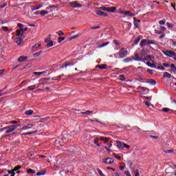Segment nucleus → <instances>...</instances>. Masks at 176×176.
Here are the masks:
<instances>
[{
  "label": "nucleus",
  "instance_id": "nucleus-1",
  "mask_svg": "<svg viewBox=\"0 0 176 176\" xmlns=\"http://www.w3.org/2000/svg\"><path fill=\"white\" fill-rule=\"evenodd\" d=\"M19 124H16V125H10L8 126H6L4 128H3L1 129L2 131H5L6 130V134H8L9 133H13V131H14V130H16L17 129V127H19Z\"/></svg>",
  "mask_w": 176,
  "mask_h": 176
},
{
  "label": "nucleus",
  "instance_id": "nucleus-2",
  "mask_svg": "<svg viewBox=\"0 0 176 176\" xmlns=\"http://www.w3.org/2000/svg\"><path fill=\"white\" fill-rule=\"evenodd\" d=\"M69 141H72V138H71V135H69V133L65 134L61 137V139L59 142L60 144H61V142H63V144H67V142H69Z\"/></svg>",
  "mask_w": 176,
  "mask_h": 176
},
{
  "label": "nucleus",
  "instance_id": "nucleus-3",
  "mask_svg": "<svg viewBox=\"0 0 176 176\" xmlns=\"http://www.w3.org/2000/svg\"><path fill=\"white\" fill-rule=\"evenodd\" d=\"M118 56L120 58H124V57H127V50H126V48H122L120 50Z\"/></svg>",
  "mask_w": 176,
  "mask_h": 176
},
{
  "label": "nucleus",
  "instance_id": "nucleus-4",
  "mask_svg": "<svg viewBox=\"0 0 176 176\" xmlns=\"http://www.w3.org/2000/svg\"><path fill=\"white\" fill-rule=\"evenodd\" d=\"M163 53L168 57H174V56L176 55V53L174 51H163Z\"/></svg>",
  "mask_w": 176,
  "mask_h": 176
},
{
  "label": "nucleus",
  "instance_id": "nucleus-5",
  "mask_svg": "<svg viewBox=\"0 0 176 176\" xmlns=\"http://www.w3.org/2000/svg\"><path fill=\"white\" fill-rule=\"evenodd\" d=\"M155 60V56L152 55H147L143 58V63H145L146 61H154Z\"/></svg>",
  "mask_w": 176,
  "mask_h": 176
},
{
  "label": "nucleus",
  "instance_id": "nucleus-6",
  "mask_svg": "<svg viewBox=\"0 0 176 176\" xmlns=\"http://www.w3.org/2000/svg\"><path fill=\"white\" fill-rule=\"evenodd\" d=\"M69 5L70 6H72V8H82V5L79 4L76 1L70 2Z\"/></svg>",
  "mask_w": 176,
  "mask_h": 176
},
{
  "label": "nucleus",
  "instance_id": "nucleus-7",
  "mask_svg": "<svg viewBox=\"0 0 176 176\" xmlns=\"http://www.w3.org/2000/svg\"><path fill=\"white\" fill-rule=\"evenodd\" d=\"M71 65H74V62H66L62 65L61 68L67 69V67H71Z\"/></svg>",
  "mask_w": 176,
  "mask_h": 176
},
{
  "label": "nucleus",
  "instance_id": "nucleus-8",
  "mask_svg": "<svg viewBox=\"0 0 176 176\" xmlns=\"http://www.w3.org/2000/svg\"><path fill=\"white\" fill-rule=\"evenodd\" d=\"M140 23H141V21L138 20V19L135 17H133V23L135 28H140Z\"/></svg>",
  "mask_w": 176,
  "mask_h": 176
},
{
  "label": "nucleus",
  "instance_id": "nucleus-9",
  "mask_svg": "<svg viewBox=\"0 0 176 176\" xmlns=\"http://www.w3.org/2000/svg\"><path fill=\"white\" fill-rule=\"evenodd\" d=\"M113 45L116 46L115 50H119V46H120V41H119L118 40H114L113 41Z\"/></svg>",
  "mask_w": 176,
  "mask_h": 176
},
{
  "label": "nucleus",
  "instance_id": "nucleus-10",
  "mask_svg": "<svg viewBox=\"0 0 176 176\" xmlns=\"http://www.w3.org/2000/svg\"><path fill=\"white\" fill-rule=\"evenodd\" d=\"M148 53H150V51L148 49H144L142 50L140 55L142 57H144V56H146V54H148Z\"/></svg>",
  "mask_w": 176,
  "mask_h": 176
},
{
  "label": "nucleus",
  "instance_id": "nucleus-11",
  "mask_svg": "<svg viewBox=\"0 0 176 176\" xmlns=\"http://www.w3.org/2000/svg\"><path fill=\"white\" fill-rule=\"evenodd\" d=\"M95 13H96L98 16H102V17H105V16H107V14H105L104 12H101L100 10H96Z\"/></svg>",
  "mask_w": 176,
  "mask_h": 176
},
{
  "label": "nucleus",
  "instance_id": "nucleus-12",
  "mask_svg": "<svg viewBox=\"0 0 176 176\" xmlns=\"http://www.w3.org/2000/svg\"><path fill=\"white\" fill-rule=\"evenodd\" d=\"M69 135H70V138H72V140L73 138H76L78 137V131L71 132L70 133H69Z\"/></svg>",
  "mask_w": 176,
  "mask_h": 176
},
{
  "label": "nucleus",
  "instance_id": "nucleus-13",
  "mask_svg": "<svg viewBox=\"0 0 176 176\" xmlns=\"http://www.w3.org/2000/svg\"><path fill=\"white\" fill-rule=\"evenodd\" d=\"M34 127V124H28L23 127H22V130H30V129H32Z\"/></svg>",
  "mask_w": 176,
  "mask_h": 176
},
{
  "label": "nucleus",
  "instance_id": "nucleus-14",
  "mask_svg": "<svg viewBox=\"0 0 176 176\" xmlns=\"http://www.w3.org/2000/svg\"><path fill=\"white\" fill-rule=\"evenodd\" d=\"M123 143H124V142H120V140H117V141H116L117 147H118L119 149H123Z\"/></svg>",
  "mask_w": 176,
  "mask_h": 176
},
{
  "label": "nucleus",
  "instance_id": "nucleus-15",
  "mask_svg": "<svg viewBox=\"0 0 176 176\" xmlns=\"http://www.w3.org/2000/svg\"><path fill=\"white\" fill-rule=\"evenodd\" d=\"M28 59V56H21L18 58L19 63H23V61H25V60Z\"/></svg>",
  "mask_w": 176,
  "mask_h": 176
},
{
  "label": "nucleus",
  "instance_id": "nucleus-16",
  "mask_svg": "<svg viewBox=\"0 0 176 176\" xmlns=\"http://www.w3.org/2000/svg\"><path fill=\"white\" fill-rule=\"evenodd\" d=\"M96 68H99V69H107V65L105 64L97 65L96 66Z\"/></svg>",
  "mask_w": 176,
  "mask_h": 176
},
{
  "label": "nucleus",
  "instance_id": "nucleus-17",
  "mask_svg": "<svg viewBox=\"0 0 176 176\" xmlns=\"http://www.w3.org/2000/svg\"><path fill=\"white\" fill-rule=\"evenodd\" d=\"M146 82L151 83L152 86H155V85H156V80L154 79H148Z\"/></svg>",
  "mask_w": 176,
  "mask_h": 176
},
{
  "label": "nucleus",
  "instance_id": "nucleus-18",
  "mask_svg": "<svg viewBox=\"0 0 176 176\" xmlns=\"http://www.w3.org/2000/svg\"><path fill=\"white\" fill-rule=\"evenodd\" d=\"M43 74H47V72L44 71V72H34V75L36 76H39L40 75H43Z\"/></svg>",
  "mask_w": 176,
  "mask_h": 176
},
{
  "label": "nucleus",
  "instance_id": "nucleus-19",
  "mask_svg": "<svg viewBox=\"0 0 176 176\" xmlns=\"http://www.w3.org/2000/svg\"><path fill=\"white\" fill-rule=\"evenodd\" d=\"M102 162L105 164H111V158L107 157L102 160Z\"/></svg>",
  "mask_w": 176,
  "mask_h": 176
},
{
  "label": "nucleus",
  "instance_id": "nucleus-20",
  "mask_svg": "<svg viewBox=\"0 0 176 176\" xmlns=\"http://www.w3.org/2000/svg\"><path fill=\"white\" fill-rule=\"evenodd\" d=\"M172 76H173L170 73H168L167 72H164V78H167L168 79H171Z\"/></svg>",
  "mask_w": 176,
  "mask_h": 176
},
{
  "label": "nucleus",
  "instance_id": "nucleus-21",
  "mask_svg": "<svg viewBox=\"0 0 176 176\" xmlns=\"http://www.w3.org/2000/svg\"><path fill=\"white\" fill-rule=\"evenodd\" d=\"M36 85H31L28 87L27 90H28L29 91H32V90H35V89H36Z\"/></svg>",
  "mask_w": 176,
  "mask_h": 176
},
{
  "label": "nucleus",
  "instance_id": "nucleus-22",
  "mask_svg": "<svg viewBox=\"0 0 176 176\" xmlns=\"http://www.w3.org/2000/svg\"><path fill=\"white\" fill-rule=\"evenodd\" d=\"M23 42H24V40L21 38V37L16 38V43H17V45H21V43H23Z\"/></svg>",
  "mask_w": 176,
  "mask_h": 176
},
{
  "label": "nucleus",
  "instance_id": "nucleus-23",
  "mask_svg": "<svg viewBox=\"0 0 176 176\" xmlns=\"http://www.w3.org/2000/svg\"><path fill=\"white\" fill-rule=\"evenodd\" d=\"M133 60H135V61H140L144 63V59L140 58V56L138 55H136V58L133 57Z\"/></svg>",
  "mask_w": 176,
  "mask_h": 176
},
{
  "label": "nucleus",
  "instance_id": "nucleus-24",
  "mask_svg": "<svg viewBox=\"0 0 176 176\" xmlns=\"http://www.w3.org/2000/svg\"><path fill=\"white\" fill-rule=\"evenodd\" d=\"M42 53H43V51H39L38 52H36L33 54V57H39V56H41Z\"/></svg>",
  "mask_w": 176,
  "mask_h": 176
},
{
  "label": "nucleus",
  "instance_id": "nucleus-25",
  "mask_svg": "<svg viewBox=\"0 0 176 176\" xmlns=\"http://www.w3.org/2000/svg\"><path fill=\"white\" fill-rule=\"evenodd\" d=\"M162 112H169V113H171L173 112V110H171L170 108H163Z\"/></svg>",
  "mask_w": 176,
  "mask_h": 176
},
{
  "label": "nucleus",
  "instance_id": "nucleus-26",
  "mask_svg": "<svg viewBox=\"0 0 176 176\" xmlns=\"http://www.w3.org/2000/svg\"><path fill=\"white\" fill-rule=\"evenodd\" d=\"M146 65H148V67H151V68H156V65L153 64V63H151L150 62H146Z\"/></svg>",
  "mask_w": 176,
  "mask_h": 176
},
{
  "label": "nucleus",
  "instance_id": "nucleus-27",
  "mask_svg": "<svg viewBox=\"0 0 176 176\" xmlns=\"http://www.w3.org/2000/svg\"><path fill=\"white\" fill-rule=\"evenodd\" d=\"M35 133H38V131H34L32 132H28V133H24L22 134V135H31V134H35Z\"/></svg>",
  "mask_w": 176,
  "mask_h": 176
},
{
  "label": "nucleus",
  "instance_id": "nucleus-28",
  "mask_svg": "<svg viewBox=\"0 0 176 176\" xmlns=\"http://www.w3.org/2000/svg\"><path fill=\"white\" fill-rule=\"evenodd\" d=\"M42 8V6L41 5H40V6H36V7H34V6H32L31 7V9H32V10H39V9H41Z\"/></svg>",
  "mask_w": 176,
  "mask_h": 176
},
{
  "label": "nucleus",
  "instance_id": "nucleus-29",
  "mask_svg": "<svg viewBox=\"0 0 176 176\" xmlns=\"http://www.w3.org/2000/svg\"><path fill=\"white\" fill-rule=\"evenodd\" d=\"M41 43H38L35 44L34 45H33L32 47V49L34 50V49H38V47H41Z\"/></svg>",
  "mask_w": 176,
  "mask_h": 176
},
{
  "label": "nucleus",
  "instance_id": "nucleus-30",
  "mask_svg": "<svg viewBox=\"0 0 176 176\" xmlns=\"http://www.w3.org/2000/svg\"><path fill=\"white\" fill-rule=\"evenodd\" d=\"M100 9L102 10H105L106 12H111V8L110 7H100Z\"/></svg>",
  "mask_w": 176,
  "mask_h": 176
},
{
  "label": "nucleus",
  "instance_id": "nucleus-31",
  "mask_svg": "<svg viewBox=\"0 0 176 176\" xmlns=\"http://www.w3.org/2000/svg\"><path fill=\"white\" fill-rule=\"evenodd\" d=\"M49 119H50V117L47 116L45 118H41L40 122L45 123V122H46L47 120H49Z\"/></svg>",
  "mask_w": 176,
  "mask_h": 176
},
{
  "label": "nucleus",
  "instance_id": "nucleus-32",
  "mask_svg": "<svg viewBox=\"0 0 176 176\" xmlns=\"http://www.w3.org/2000/svg\"><path fill=\"white\" fill-rule=\"evenodd\" d=\"M100 141H104V142H105V144H107V143H108V141H109V139L108 138L101 137Z\"/></svg>",
  "mask_w": 176,
  "mask_h": 176
},
{
  "label": "nucleus",
  "instance_id": "nucleus-33",
  "mask_svg": "<svg viewBox=\"0 0 176 176\" xmlns=\"http://www.w3.org/2000/svg\"><path fill=\"white\" fill-rule=\"evenodd\" d=\"M133 60V58L128 57L125 59H124V63H131Z\"/></svg>",
  "mask_w": 176,
  "mask_h": 176
},
{
  "label": "nucleus",
  "instance_id": "nucleus-34",
  "mask_svg": "<svg viewBox=\"0 0 176 176\" xmlns=\"http://www.w3.org/2000/svg\"><path fill=\"white\" fill-rule=\"evenodd\" d=\"M23 30V29H19V30H16V36H21V31Z\"/></svg>",
  "mask_w": 176,
  "mask_h": 176
},
{
  "label": "nucleus",
  "instance_id": "nucleus-35",
  "mask_svg": "<svg viewBox=\"0 0 176 176\" xmlns=\"http://www.w3.org/2000/svg\"><path fill=\"white\" fill-rule=\"evenodd\" d=\"M100 141V138H96V140L94 142V144H95L96 145H97V146H101V145H100V144H98V142Z\"/></svg>",
  "mask_w": 176,
  "mask_h": 176
},
{
  "label": "nucleus",
  "instance_id": "nucleus-36",
  "mask_svg": "<svg viewBox=\"0 0 176 176\" xmlns=\"http://www.w3.org/2000/svg\"><path fill=\"white\" fill-rule=\"evenodd\" d=\"M146 39H144L140 42V46H146Z\"/></svg>",
  "mask_w": 176,
  "mask_h": 176
},
{
  "label": "nucleus",
  "instance_id": "nucleus-37",
  "mask_svg": "<svg viewBox=\"0 0 176 176\" xmlns=\"http://www.w3.org/2000/svg\"><path fill=\"white\" fill-rule=\"evenodd\" d=\"M34 113L33 110H27L25 111V115H32Z\"/></svg>",
  "mask_w": 176,
  "mask_h": 176
},
{
  "label": "nucleus",
  "instance_id": "nucleus-38",
  "mask_svg": "<svg viewBox=\"0 0 176 176\" xmlns=\"http://www.w3.org/2000/svg\"><path fill=\"white\" fill-rule=\"evenodd\" d=\"M27 173L28 174H35V170L34 169H27Z\"/></svg>",
  "mask_w": 176,
  "mask_h": 176
},
{
  "label": "nucleus",
  "instance_id": "nucleus-39",
  "mask_svg": "<svg viewBox=\"0 0 176 176\" xmlns=\"http://www.w3.org/2000/svg\"><path fill=\"white\" fill-rule=\"evenodd\" d=\"M147 45H155V41H151L149 39H146Z\"/></svg>",
  "mask_w": 176,
  "mask_h": 176
},
{
  "label": "nucleus",
  "instance_id": "nucleus-40",
  "mask_svg": "<svg viewBox=\"0 0 176 176\" xmlns=\"http://www.w3.org/2000/svg\"><path fill=\"white\" fill-rule=\"evenodd\" d=\"M49 14V12L46 10H42L41 12H40L41 16H45V14Z\"/></svg>",
  "mask_w": 176,
  "mask_h": 176
},
{
  "label": "nucleus",
  "instance_id": "nucleus-41",
  "mask_svg": "<svg viewBox=\"0 0 176 176\" xmlns=\"http://www.w3.org/2000/svg\"><path fill=\"white\" fill-rule=\"evenodd\" d=\"M170 69H171V70L173 71V72H175V71H176L175 65L171 64V65H170Z\"/></svg>",
  "mask_w": 176,
  "mask_h": 176
},
{
  "label": "nucleus",
  "instance_id": "nucleus-42",
  "mask_svg": "<svg viewBox=\"0 0 176 176\" xmlns=\"http://www.w3.org/2000/svg\"><path fill=\"white\" fill-rule=\"evenodd\" d=\"M108 45H109V42L103 43L99 46V47H105V46Z\"/></svg>",
  "mask_w": 176,
  "mask_h": 176
},
{
  "label": "nucleus",
  "instance_id": "nucleus-43",
  "mask_svg": "<svg viewBox=\"0 0 176 176\" xmlns=\"http://www.w3.org/2000/svg\"><path fill=\"white\" fill-rule=\"evenodd\" d=\"M97 171L100 176H105V175L102 173V171L100 168H97Z\"/></svg>",
  "mask_w": 176,
  "mask_h": 176
},
{
  "label": "nucleus",
  "instance_id": "nucleus-44",
  "mask_svg": "<svg viewBox=\"0 0 176 176\" xmlns=\"http://www.w3.org/2000/svg\"><path fill=\"white\" fill-rule=\"evenodd\" d=\"M140 41H141V37H138L133 42L134 45H137L138 43V42H140Z\"/></svg>",
  "mask_w": 176,
  "mask_h": 176
},
{
  "label": "nucleus",
  "instance_id": "nucleus-45",
  "mask_svg": "<svg viewBox=\"0 0 176 176\" xmlns=\"http://www.w3.org/2000/svg\"><path fill=\"white\" fill-rule=\"evenodd\" d=\"M41 80V82H49V80H50V78H43Z\"/></svg>",
  "mask_w": 176,
  "mask_h": 176
},
{
  "label": "nucleus",
  "instance_id": "nucleus-46",
  "mask_svg": "<svg viewBox=\"0 0 176 176\" xmlns=\"http://www.w3.org/2000/svg\"><path fill=\"white\" fill-rule=\"evenodd\" d=\"M58 43H60L62 41H65V37H61V36H60V37H58Z\"/></svg>",
  "mask_w": 176,
  "mask_h": 176
},
{
  "label": "nucleus",
  "instance_id": "nucleus-47",
  "mask_svg": "<svg viewBox=\"0 0 176 176\" xmlns=\"http://www.w3.org/2000/svg\"><path fill=\"white\" fill-rule=\"evenodd\" d=\"M159 24H160V25H164V24H166V19H163V20H162V21H159Z\"/></svg>",
  "mask_w": 176,
  "mask_h": 176
},
{
  "label": "nucleus",
  "instance_id": "nucleus-48",
  "mask_svg": "<svg viewBox=\"0 0 176 176\" xmlns=\"http://www.w3.org/2000/svg\"><path fill=\"white\" fill-rule=\"evenodd\" d=\"M126 164H128V166L131 168L133 166V162H131V160H128L126 161Z\"/></svg>",
  "mask_w": 176,
  "mask_h": 176
},
{
  "label": "nucleus",
  "instance_id": "nucleus-49",
  "mask_svg": "<svg viewBox=\"0 0 176 176\" xmlns=\"http://www.w3.org/2000/svg\"><path fill=\"white\" fill-rule=\"evenodd\" d=\"M58 36H63V35H64V32H63V30H59L58 32H57Z\"/></svg>",
  "mask_w": 176,
  "mask_h": 176
},
{
  "label": "nucleus",
  "instance_id": "nucleus-50",
  "mask_svg": "<svg viewBox=\"0 0 176 176\" xmlns=\"http://www.w3.org/2000/svg\"><path fill=\"white\" fill-rule=\"evenodd\" d=\"M81 113L84 114V115H90V113H93V111H87L85 112H82Z\"/></svg>",
  "mask_w": 176,
  "mask_h": 176
},
{
  "label": "nucleus",
  "instance_id": "nucleus-51",
  "mask_svg": "<svg viewBox=\"0 0 176 176\" xmlns=\"http://www.w3.org/2000/svg\"><path fill=\"white\" fill-rule=\"evenodd\" d=\"M52 46H53V41H50L46 45L47 47H52Z\"/></svg>",
  "mask_w": 176,
  "mask_h": 176
},
{
  "label": "nucleus",
  "instance_id": "nucleus-52",
  "mask_svg": "<svg viewBox=\"0 0 176 176\" xmlns=\"http://www.w3.org/2000/svg\"><path fill=\"white\" fill-rule=\"evenodd\" d=\"M147 73L149 74L150 75H153V69H148Z\"/></svg>",
  "mask_w": 176,
  "mask_h": 176
},
{
  "label": "nucleus",
  "instance_id": "nucleus-53",
  "mask_svg": "<svg viewBox=\"0 0 176 176\" xmlns=\"http://www.w3.org/2000/svg\"><path fill=\"white\" fill-rule=\"evenodd\" d=\"M124 148H126L127 149H129L130 145H128L126 143H123V149H124Z\"/></svg>",
  "mask_w": 176,
  "mask_h": 176
},
{
  "label": "nucleus",
  "instance_id": "nucleus-54",
  "mask_svg": "<svg viewBox=\"0 0 176 176\" xmlns=\"http://www.w3.org/2000/svg\"><path fill=\"white\" fill-rule=\"evenodd\" d=\"M114 157H116V159H118V160H122V157L116 154H113Z\"/></svg>",
  "mask_w": 176,
  "mask_h": 176
},
{
  "label": "nucleus",
  "instance_id": "nucleus-55",
  "mask_svg": "<svg viewBox=\"0 0 176 176\" xmlns=\"http://www.w3.org/2000/svg\"><path fill=\"white\" fill-rule=\"evenodd\" d=\"M116 11V7H111V13H115Z\"/></svg>",
  "mask_w": 176,
  "mask_h": 176
},
{
  "label": "nucleus",
  "instance_id": "nucleus-56",
  "mask_svg": "<svg viewBox=\"0 0 176 176\" xmlns=\"http://www.w3.org/2000/svg\"><path fill=\"white\" fill-rule=\"evenodd\" d=\"M63 76H64V74H61V75L58 76L56 80H61V78H63Z\"/></svg>",
  "mask_w": 176,
  "mask_h": 176
},
{
  "label": "nucleus",
  "instance_id": "nucleus-57",
  "mask_svg": "<svg viewBox=\"0 0 176 176\" xmlns=\"http://www.w3.org/2000/svg\"><path fill=\"white\" fill-rule=\"evenodd\" d=\"M17 124V121L16 120H12L9 122V124Z\"/></svg>",
  "mask_w": 176,
  "mask_h": 176
},
{
  "label": "nucleus",
  "instance_id": "nucleus-58",
  "mask_svg": "<svg viewBox=\"0 0 176 176\" xmlns=\"http://www.w3.org/2000/svg\"><path fill=\"white\" fill-rule=\"evenodd\" d=\"M157 69H161L162 71H164V67L163 66H157Z\"/></svg>",
  "mask_w": 176,
  "mask_h": 176
},
{
  "label": "nucleus",
  "instance_id": "nucleus-59",
  "mask_svg": "<svg viewBox=\"0 0 176 176\" xmlns=\"http://www.w3.org/2000/svg\"><path fill=\"white\" fill-rule=\"evenodd\" d=\"M155 34H159L160 35V34H163V32L162 30H155Z\"/></svg>",
  "mask_w": 176,
  "mask_h": 176
},
{
  "label": "nucleus",
  "instance_id": "nucleus-60",
  "mask_svg": "<svg viewBox=\"0 0 176 176\" xmlns=\"http://www.w3.org/2000/svg\"><path fill=\"white\" fill-rule=\"evenodd\" d=\"M164 152L165 153H173V152H174V150H166Z\"/></svg>",
  "mask_w": 176,
  "mask_h": 176
},
{
  "label": "nucleus",
  "instance_id": "nucleus-61",
  "mask_svg": "<svg viewBox=\"0 0 176 176\" xmlns=\"http://www.w3.org/2000/svg\"><path fill=\"white\" fill-rule=\"evenodd\" d=\"M124 174L126 176H131V174H130V171H129V170L125 171Z\"/></svg>",
  "mask_w": 176,
  "mask_h": 176
},
{
  "label": "nucleus",
  "instance_id": "nucleus-62",
  "mask_svg": "<svg viewBox=\"0 0 176 176\" xmlns=\"http://www.w3.org/2000/svg\"><path fill=\"white\" fill-rule=\"evenodd\" d=\"M1 29L3 30V31H5V32L8 31V27L6 26H2Z\"/></svg>",
  "mask_w": 176,
  "mask_h": 176
},
{
  "label": "nucleus",
  "instance_id": "nucleus-63",
  "mask_svg": "<svg viewBox=\"0 0 176 176\" xmlns=\"http://www.w3.org/2000/svg\"><path fill=\"white\" fill-rule=\"evenodd\" d=\"M135 176H140V170L138 169L135 170Z\"/></svg>",
  "mask_w": 176,
  "mask_h": 176
},
{
  "label": "nucleus",
  "instance_id": "nucleus-64",
  "mask_svg": "<svg viewBox=\"0 0 176 176\" xmlns=\"http://www.w3.org/2000/svg\"><path fill=\"white\" fill-rule=\"evenodd\" d=\"M99 28H100V26H94L91 28V30H98Z\"/></svg>",
  "mask_w": 176,
  "mask_h": 176
}]
</instances>
